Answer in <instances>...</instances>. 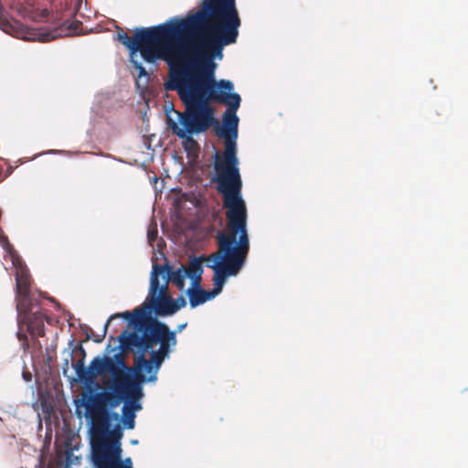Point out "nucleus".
<instances>
[{
  "instance_id": "obj_18",
  "label": "nucleus",
  "mask_w": 468,
  "mask_h": 468,
  "mask_svg": "<svg viewBox=\"0 0 468 468\" xmlns=\"http://www.w3.org/2000/svg\"><path fill=\"white\" fill-rule=\"evenodd\" d=\"M186 323L183 324H179L178 327H177V332H181L186 326ZM176 333V331H175Z\"/></svg>"
},
{
  "instance_id": "obj_5",
  "label": "nucleus",
  "mask_w": 468,
  "mask_h": 468,
  "mask_svg": "<svg viewBox=\"0 0 468 468\" xmlns=\"http://www.w3.org/2000/svg\"><path fill=\"white\" fill-rule=\"evenodd\" d=\"M226 229L218 231L216 236L217 251L206 257V266L213 270L214 288L204 290L200 284L186 290L191 308L212 300L222 292L229 276H236L245 265L250 239L247 229L248 215L225 211Z\"/></svg>"
},
{
  "instance_id": "obj_13",
  "label": "nucleus",
  "mask_w": 468,
  "mask_h": 468,
  "mask_svg": "<svg viewBox=\"0 0 468 468\" xmlns=\"http://www.w3.org/2000/svg\"><path fill=\"white\" fill-rule=\"evenodd\" d=\"M158 230L156 223H152L147 230V239L151 246H154V242L157 238Z\"/></svg>"
},
{
  "instance_id": "obj_21",
  "label": "nucleus",
  "mask_w": 468,
  "mask_h": 468,
  "mask_svg": "<svg viewBox=\"0 0 468 468\" xmlns=\"http://www.w3.org/2000/svg\"><path fill=\"white\" fill-rule=\"evenodd\" d=\"M112 39H113V40L117 39V34H116V33H113V34H112Z\"/></svg>"
},
{
  "instance_id": "obj_20",
  "label": "nucleus",
  "mask_w": 468,
  "mask_h": 468,
  "mask_svg": "<svg viewBox=\"0 0 468 468\" xmlns=\"http://www.w3.org/2000/svg\"><path fill=\"white\" fill-rule=\"evenodd\" d=\"M110 25H111L112 27H117V25H116L115 21H111Z\"/></svg>"
},
{
  "instance_id": "obj_17",
  "label": "nucleus",
  "mask_w": 468,
  "mask_h": 468,
  "mask_svg": "<svg viewBox=\"0 0 468 468\" xmlns=\"http://www.w3.org/2000/svg\"><path fill=\"white\" fill-rule=\"evenodd\" d=\"M23 377L26 381H29L31 379V375L29 373H24Z\"/></svg>"
},
{
  "instance_id": "obj_4",
  "label": "nucleus",
  "mask_w": 468,
  "mask_h": 468,
  "mask_svg": "<svg viewBox=\"0 0 468 468\" xmlns=\"http://www.w3.org/2000/svg\"><path fill=\"white\" fill-rule=\"evenodd\" d=\"M217 93L212 94L213 102L228 107L223 113V124L214 123L216 134L224 139V151H217L213 155L214 175L211 181L222 196L223 208L227 212L248 215L245 200L242 197V180L237 156L239 117L237 111L241 98L231 92L234 85L230 80H217Z\"/></svg>"
},
{
  "instance_id": "obj_3",
  "label": "nucleus",
  "mask_w": 468,
  "mask_h": 468,
  "mask_svg": "<svg viewBox=\"0 0 468 468\" xmlns=\"http://www.w3.org/2000/svg\"><path fill=\"white\" fill-rule=\"evenodd\" d=\"M163 268L158 263L153 264L150 288L146 301L133 312L119 313V318L128 321L127 328L119 335V351L132 353L136 356L162 365L177 344L176 332L152 315L169 316L177 312L174 299L168 294L167 281L160 285L159 275Z\"/></svg>"
},
{
  "instance_id": "obj_10",
  "label": "nucleus",
  "mask_w": 468,
  "mask_h": 468,
  "mask_svg": "<svg viewBox=\"0 0 468 468\" xmlns=\"http://www.w3.org/2000/svg\"><path fill=\"white\" fill-rule=\"evenodd\" d=\"M203 259L202 258H192L187 266L185 267V271L187 278L191 279L194 285H198L202 280L203 273Z\"/></svg>"
},
{
  "instance_id": "obj_19",
  "label": "nucleus",
  "mask_w": 468,
  "mask_h": 468,
  "mask_svg": "<svg viewBox=\"0 0 468 468\" xmlns=\"http://www.w3.org/2000/svg\"><path fill=\"white\" fill-rule=\"evenodd\" d=\"M96 30L97 31H102V30H104V27L101 25H98L97 27H96Z\"/></svg>"
},
{
  "instance_id": "obj_16",
  "label": "nucleus",
  "mask_w": 468,
  "mask_h": 468,
  "mask_svg": "<svg viewBox=\"0 0 468 468\" xmlns=\"http://www.w3.org/2000/svg\"><path fill=\"white\" fill-rule=\"evenodd\" d=\"M83 1L84 0H76V6H77L78 11H80L81 5H82Z\"/></svg>"
},
{
  "instance_id": "obj_2",
  "label": "nucleus",
  "mask_w": 468,
  "mask_h": 468,
  "mask_svg": "<svg viewBox=\"0 0 468 468\" xmlns=\"http://www.w3.org/2000/svg\"><path fill=\"white\" fill-rule=\"evenodd\" d=\"M63 375L69 367L86 387L98 390L83 399L86 418L90 420V454L93 468H117V346L109 344L102 356H95L85 367L84 351L77 347L64 351Z\"/></svg>"
},
{
  "instance_id": "obj_22",
  "label": "nucleus",
  "mask_w": 468,
  "mask_h": 468,
  "mask_svg": "<svg viewBox=\"0 0 468 468\" xmlns=\"http://www.w3.org/2000/svg\"><path fill=\"white\" fill-rule=\"evenodd\" d=\"M131 442H132L133 444H137V443H138V441H137V440H133Z\"/></svg>"
},
{
  "instance_id": "obj_8",
  "label": "nucleus",
  "mask_w": 468,
  "mask_h": 468,
  "mask_svg": "<svg viewBox=\"0 0 468 468\" xmlns=\"http://www.w3.org/2000/svg\"><path fill=\"white\" fill-rule=\"evenodd\" d=\"M0 245L5 252V259L11 261L16 271L18 323L26 324L28 331L41 335L44 327L43 314L38 312L37 306H33L30 303L28 295L30 282L27 269L1 229Z\"/></svg>"
},
{
  "instance_id": "obj_9",
  "label": "nucleus",
  "mask_w": 468,
  "mask_h": 468,
  "mask_svg": "<svg viewBox=\"0 0 468 468\" xmlns=\"http://www.w3.org/2000/svg\"><path fill=\"white\" fill-rule=\"evenodd\" d=\"M163 268V273L165 271L167 277L165 278V282L167 281V283L171 282L175 284L179 290H184L185 288V281L187 278L185 266H181L179 269L174 271L171 266L168 264L159 265Z\"/></svg>"
},
{
  "instance_id": "obj_12",
  "label": "nucleus",
  "mask_w": 468,
  "mask_h": 468,
  "mask_svg": "<svg viewBox=\"0 0 468 468\" xmlns=\"http://www.w3.org/2000/svg\"><path fill=\"white\" fill-rule=\"evenodd\" d=\"M122 438V431H119V468H133V462L130 457L122 459V450L121 447V440Z\"/></svg>"
},
{
  "instance_id": "obj_11",
  "label": "nucleus",
  "mask_w": 468,
  "mask_h": 468,
  "mask_svg": "<svg viewBox=\"0 0 468 468\" xmlns=\"http://www.w3.org/2000/svg\"><path fill=\"white\" fill-rule=\"evenodd\" d=\"M80 25L78 22L71 23L70 25H69L67 27V28H60L59 32H55V31L49 32L48 31V32L40 33L38 35V39L42 42H47V41L56 38L58 36H62V35L82 34L83 32L80 28Z\"/></svg>"
},
{
  "instance_id": "obj_15",
  "label": "nucleus",
  "mask_w": 468,
  "mask_h": 468,
  "mask_svg": "<svg viewBox=\"0 0 468 468\" xmlns=\"http://www.w3.org/2000/svg\"><path fill=\"white\" fill-rule=\"evenodd\" d=\"M116 318H117V314H112V315H111V317H110V318H109V320H108V323L105 324V327H107V326H108V324H109L110 323H112V322L114 319H116Z\"/></svg>"
},
{
  "instance_id": "obj_6",
  "label": "nucleus",
  "mask_w": 468,
  "mask_h": 468,
  "mask_svg": "<svg viewBox=\"0 0 468 468\" xmlns=\"http://www.w3.org/2000/svg\"><path fill=\"white\" fill-rule=\"evenodd\" d=\"M240 24L236 0H204L195 14L157 27L166 35H186L225 47L236 43Z\"/></svg>"
},
{
  "instance_id": "obj_14",
  "label": "nucleus",
  "mask_w": 468,
  "mask_h": 468,
  "mask_svg": "<svg viewBox=\"0 0 468 468\" xmlns=\"http://www.w3.org/2000/svg\"><path fill=\"white\" fill-rule=\"evenodd\" d=\"M174 303L176 307H177V311L186 306V302L183 296H179L176 300H174Z\"/></svg>"
},
{
  "instance_id": "obj_1",
  "label": "nucleus",
  "mask_w": 468,
  "mask_h": 468,
  "mask_svg": "<svg viewBox=\"0 0 468 468\" xmlns=\"http://www.w3.org/2000/svg\"><path fill=\"white\" fill-rule=\"evenodd\" d=\"M119 41L131 51V62L138 71V78L148 77L144 67L134 59L137 52L145 62L158 59L168 65L166 90H176L185 105L183 112H176L182 127L169 119V127L175 134L191 144L193 133H204L218 121L210 106L212 94L217 93L214 59L221 58L224 47L186 35H166L158 27L137 30L128 37L119 27Z\"/></svg>"
},
{
  "instance_id": "obj_7",
  "label": "nucleus",
  "mask_w": 468,
  "mask_h": 468,
  "mask_svg": "<svg viewBox=\"0 0 468 468\" xmlns=\"http://www.w3.org/2000/svg\"><path fill=\"white\" fill-rule=\"evenodd\" d=\"M124 354L119 351V403H122L119 415L120 431L134 429L136 413L143 410V384L155 382L162 366L146 357L134 356L133 365L129 367Z\"/></svg>"
}]
</instances>
